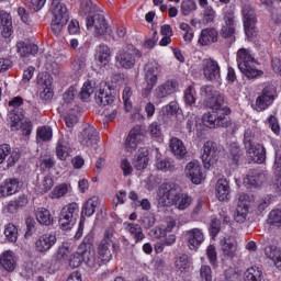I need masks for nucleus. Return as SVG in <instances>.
<instances>
[{"mask_svg":"<svg viewBox=\"0 0 281 281\" xmlns=\"http://www.w3.org/2000/svg\"><path fill=\"white\" fill-rule=\"evenodd\" d=\"M179 187L172 182H165L158 188V203L161 207L175 205L176 210H188L192 205V196L178 193Z\"/></svg>","mask_w":281,"mask_h":281,"instance_id":"obj_1","label":"nucleus"},{"mask_svg":"<svg viewBox=\"0 0 281 281\" xmlns=\"http://www.w3.org/2000/svg\"><path fill=\"white\" fill-rule=\"evenodd\" d=\"M111 247H115V241H113V229L109 228L105 231L103 239L97 246V254L91 251V243H89V258L87 259V267L91 269V271H98L100 267L111 262L113 258Z\"/></svg>","mask_w":281,"mask_h":281,"instance_id":"obj_2","label":"nucleus"},{"mask_svg":"<svg viewBox=\"0 0 281 281\" xmlns=\"http://www.w3.org/2000/svg\"><path fill=\"white\" fill-rule=\"evenodd\" d=\"M254 65H256L254 53L249 48H239L237 50V67L248 80H256L265 74Z\"/></svg>","mask_w":281,"mask_h":281,"instance_id":"obj_3","label":"nucleus"},{"mask_svg":"<svg viewBox=\"0 0 281 281\" xmlns=\"http://www.w3.org/2000/svg\"><path fill=\"white\" fill-rule=\"evenodd\" d=\"M161 74V65L157 60H150L145 65V82L146 87L142 90L143 98H148L153 93V89L159 80Z\"/></svg>","mask_w":281,"mask_h":281,"instance_id":"obj_4","label":"nucleus"},{"mask_svg":"<svg viewBox=\"0 0 281 281\" xmlns=\"http://www.w3.org/2000/svg\"><path fill=\"white\" fill-rule=\"evenodd\" d=\"M80 212V205L76 202L66 204L59 214V227L67 231L76 225V218Z\"/></svg>","mask_w":281,"mask_h":281,"instance_id":"obj_5","label":"nucleus"},{"mask_svg":"<svg viewBox=\"0 0 281 281\" xmlns=\"http://www.w3.org/2000/svg\"><path fill=\"white\" fill-rule=\"evenodd\" d=\"M86 25L88 30H92L97 38H100V36H111V34H113V30H111V26H109L102 14H93L88 18Z\"/></svg>","mask_w":281,"mask_h":281,"instance_id":"obj_6","label":"nucleus"},{"mask_svg":"<svg viewBox=\"0 0 281 281\" xmlns=\"http://www.w3.org/2000/svg\"><path fill=\"white\" fill-rule=\"evenodd\" d=\"M226 110H212L211 112H206L202 116V122L204 126H207V128H216L218 126H222L223 128H227L232 123L229 122V119L227 115L228 113H225Z\"/></svg>","mask_w":281,"mask_h":281,"instance_id":"obj_7","label":"nucleus"},{"mask_svg":"<svg viewBox=\"0 0 281 281\" xmlns=\"http://www.w3.org/2000/svg\"><path fill=\"white\" fill-rule=\"evenodd\" d=\"M241 14L247 38L256 37V23H258V19L256 18V10L254 7H251V4L246 3L243 5Z\"/></svg>","mask_w":281,"mask_h":281,"instance_id":"obj_8","label":"nucleus"},{"mask_svg":"<svg viewBox=\"0 0 281 281\" xmlns=\"http://www.w3.org/2000/svg\"><path fill=\"white\" fill-rule=\"evenodd\" d=\"M94 99L99 106H108V104L115 102V94L106 81H101L95 86Z\"/></svg>","mask_w":281,"mask_h":281,"instance_id":"obj_9","label":"nucleus"},{"mask_svg":"<svg viewBox=\"0 0 281 281\" xmlns=\"http://www.w3.org/2000/svg\"><path fill=\"white\" fill-rule=\"evenodd\" d=\"M54 80L47 72H40L37 75V89L40 91V98L44 102H49L54 98V89L52 88Z\"/></svg>","mask_w":281,"mask_h":281,"instance_id":"obj_10","label":"nucleus"},{"mask_svg":"<svg viewBox=\"0 0 281 281\" xmlns=\"http://www.w3.org/2000/svg\"><path fill=\"white\" fill-rule=\"evenodd\" d=\"M87 260H89V240L85 238L77 251L69 256L68 267L70 269H78L82 262L87 265Z\"/></svg>","mask_w":281,"mask_h":281,"instance_id":"obj_11","label":"nucleus"},{"mask_svg":"<svg viewBox=\"0 0 281 281\" xmlns=\"http://www.w3.org/2000/svg\"><path fill=\"white\" fill-rule=\"evenodd\" d=\"M276 95H278V90L276 86L272 83H268L261 94L256 99L257 111H266L269 109L271 104H273V100H276Z\"/></svg>","mask_w":281,"mask_h":281,"instance_id":"obj_12","label":"nucleus"},{"mask_svg":"<svg viewBox=\"0 0 281 281\" xmlns=\"http://www.w3.org/2000/svg\"><path fill=\"white\" fill-rule=\"evenodd\" d=\"M223 25L220 31L222 38H227L229 43H236V16L233 12L225 13Z\"/></svg>","mask_w":281,"mask_h":281,"instance_id":"obj_13","label":"nucleus"},{"mask_svg":"<svg viewBox=\"0 0 281 281\" xmlns=\"http://www.w3.org/2000/svg\"><path fill=\"white\" fill-rule=\"evenodd\" d=\"M202 71L209 82H218L221 80V66L213 58L202 60Z\"/></svg>","mask_w":281,"mask_h":281,"instance_id":"obj_14","label":"nucleus"},{"mask_svg":"<svg viewBox=\"0 0 281 281\" xmlns=\"http://www.w3.org/2000/svg\"><path fill=\"white\" fill-rule=\"evenodd\" d=\"M144 142V132L140 127H134L130 131L124 144V149L126 153H134Z\"/></svg>","mask_w":281,"mask_h":281,"instance_id":"obj_15","label":"nucleus"},{"mask_svg":"<svg viewBox=\"0 0 281 281\" xmlns=\"http://www.w3.org/2000/svg\"><path fill=\"white\" fill-rule=\"evenodd\" d=\"M202 161L206 170H210L211 166H214V164L218 161V148H216V144L212 142H206L204 144Z\"/></svg>","mask_w":281,"mask_h":281,"instance_id":"obj_16","label":"nucleus"},{"mask_svg":"<svg viewBox=\"0 0 281 281\" xmlns=\"http://www.w3.org/2000/svg\"><path fill=\"white\" fill-rule=\"evenodd\" d=\"M56 235L45 233L35 240V251L37 254H47L56 245Z\"/></svg>","mask_w":281,"mask_h":281,"instance_id":"obj_17","label":"nucleus"},{"mask_svg":"<svg viewBox=\"0 0 281 281\" xmlns=\"http://www.w3.org/2000/svg\"><path fill=\"white\" fill-rule=\"evenodd\" d=\"M249 214V195L240 194L238 199V204L234 213V218L236 223H245L247 221V215Z\"/></svg>","mask_w":281,"mask_h":281,"instance_id":"obj_18","label":"nucleus"},{"mask_svg":"<svg viewBox=\"0 0 281 281\" xmlns=\"http://www.w3.org/2000/svg\"><path fill=\"white\" fill-rule=\"evenodd\" d=\"M184 175L195 186H199L202 183L203 179H205V177H203V171L201 170V165L199 161H190L187 164Z\"/></svg>","mask_w":281,"mask_h":281,"instance_id":"obj_19","label":"nucleus"},{"mask_svg":"<svg viewBox=\"0 0 281 281\" xmlns=\"http://www.w3.org/2000/svg\"><path fill=\"white\" fill-rule=\"evenodd\" d=\"M79 142L81 146L89 148L98 144V131L93 125H87L79 134Z\"/></svg>","mask_w":281,"mask_h":281,"instance_id":"obj_20","label":"nucleus"},{"mask_svg":"<svg viewBox=\"0 0 281 281\" xmlns=\"http://www.w3.org/2000/svg\"><path fill=\"white\" fill-rule=\"evenodd\" d=\"M188 247L191 250L199 249L205 240V235L201 228H192L186 232Z\"/></svg>","mask_w":281,"mask_h":281,"instance_id":"obj_21","label":"nucleus"},{"mask_svg":"<svg viewBox=\"0 0 281 281\" xmlns=\"http://www.w3.org/2000/svg\"><path fill=\"white\" fill-rule=\"evenodd\" d=\"M136 55L137 50L123 49L119 52L115 59L117 65H120V67H123V69H133V67H135Z\"/></svg>","mask_w":281,"mask_h":281,"instance_id":"obj_22","label":"nucleus"},{"mask_svg":"<svg viewBox=\"0 0 281 281\" xmlns=\"http://www.w3.org/2000/svg\"><path fill=\"white\" fill-rule=\"evenodd\" d=\"M177 87H179V83L175 80H168L165 83L159 85L154 90V98L156 100H164V98H168V95H172L175 91H177Z\"/></svg>","mask_w":281,"mask_h":281,"instance_id":"obj_23","label":"nucleus"},{"mask_svg":"<svg viewBox=\"0 0 281 281\" xmlns=\"http://www.w3.org/2000/svg\"><path fill=\"white\" fill-rule=\"evenodd\" d=\"M9 126L11 131H19V128H21L22 135H25L26 137L32 133V122L25 121L22 123L21 116H19V114L13 113L10 115Z\"/></svg>","mask_w":281,"mask_h":281,"instance_id":"obj_24","label":"nucleus"},{"mask_svg":"<svg viewBox=\"0 0 281 281\" xmlns=\"http://www.w3.org/2000/svg\"><path fill=\"white\" fill-rule=\"evenodd\" d=\"M248 155L255 164H265L267 161V149L261 144L254 145L248 143Z\"/></svg>","mask_w":281,"mask_h":281,"instance_id":"obj_25","label":"nucleus"},{"mask_svg":"<svg viewBox=\"0 0 281 281\" xmlns=\"http://www.w3.org/2000/svg\"><path fill=\"white\" fill-rule=\"evenodd\" d=\"M19 179L16 178H8L0 184V196L3 199L8 196H12V194H16L19 192Z\"/></svg>","mask_w":281,"mask_h":281,"instance_id":"obj_26","label":"nucleus"},{"mask_svg":"<svg viewBox=\"0 0 281 281\" xmlns=\"http://www.w3.org/2000/svg\"><path fill=\"white\" fill-rule=\"evenodd\" d=\"M94 59L100 67H106L111 63V48L106 44H100L95 48Z\"/></svg>","mask_w":281,"mask_h":281,"instance_id":"obj_27","label":"nucleus"},{"mask_svg":"<svg viewBox=\"0 0 281 281\" xmlns=\"http://www.w3.org/2000/svg\"><path fill=\"white\" fill-rule=\"evenodd\" d=\"M169 150L176 156V159H184L188 155V149L183 144V140L173 137L169 140Z\"/></svg>","mask_w":281,"mask_h":281,"instance_id":"obj_28","label":"nucleus"},{"mask_svg":"<svg viewBox=\"0 0 281 281\" xmlns=\"http://www.w3.org/2000/svg\"><path fill=\"white\" fill-rule=\"evenodd\" d=\"M50 10L54 19L63 22L69 21V12L67 11V5H65V3H61L60 0H53Z\"/></svg>","mask_w":281,"mask_h":281,"instance_id":"obj_29","label":"nucleus"},{"mask_svg":"<svg viewBox=\"0 0 281 281\" xmlns=\"http://www.w3.org/2000/svg\"><path fill=\"white\" fill-rule=\"evenodd\" d=\"M0 266L4 271H8V273H12V271L16 269V258L11 250L2 252L0 256Z\"/></svg>","mask_w":281,"mask_h":281,"instance_id":"obj_30","label":"nucleus"},{"mask_svg":"<svg viewBox=\"0 0 281 281\" xmlns=\"http://www.w3.org/2000/svg\"><path fill=\"white\" fill-rule=\"evenodd\" d=\"M224 99L221 92H215L210 99L206 100V106L212 109V111H225V113L231 114L232 110L227 106H223Z\"/></svg>","mask_w":281,"mask_h":281,"instance_id":"obj_31","label":"nucleus"},{"mask_svg":"<svg viewBox=\"0 0 281 281\" xmlns=\"http://www.w3.org/2000/svg\"><path fill=\"white\" fill-rule=\"evenodd\" d=\"M267 181V176L260 172H251L244 178V183L247 188H262Z\"/></svg>","mask_w":281,"mask_h":281,"instance_id":"obj_32","label":"nucleus"},{"mask_svg":"<svg viewBox=\"0 0 281 281\" xmlns=\"http://www.w3.org/2000/svg\"><path fill=\"white\" fill-rule=\"evenodd\" d=\"M148 148L140 147L133 159L135 170H145V168H148Z\"/></svg>","mask_w":281,"mask_h":281,"instance_id":"obj_33","label":"nucleus"},{"mask_svg":"<svg viewBox=\"0 0 281 281\" xmlns=\"http://www.w3.org/2000/svg\"><path fill=\"white\" fill-rule=\"evenodd\" d=\"M218 41V31L216 29H203L201 31L199 43L203 47L207 45H212V43H216Z\"/></svg>","mask_w":281,"mask_h":281,"instance_id":"obj_34","label":"nucleus"},{"mask_svg":"<svg viewBox=\"0 0 281 281\" xmlns=\"http://www.w3.org/2000/svg\"><path fill=\"white\" fill-rule=\"evenodd\" d=\"M18 53L22 58H27L30 56H36L38 54V45L25 42L18 43Z\"/></svg>","mask_w":281,"mask_h":281,"instance_id":"obj_35","label":"nucleus"},{"mask_svg":"<svg viewBox=\"0 0 281 281\" xmlns=\"http://www.w3.org/2000/svg\"><path fill=\"white\" fill-rule=\"evenodd\" d=\"M124 229L134 238L135 243H139V240H144L146 235H144V231L139 224L135 223H124Z\"/></svg>","mask_w":281,"mask_h":281,"instance_id":"obj_36","label":"nucleus"},{"mask_svg":"<svg viewBox=\"0 0 281 281\" xmlns=\"http://www.w3.org/2000/svg\"><path fill=\"white\" fill-rule=\"evenodd\" d=\"M35 216L40 225H45L46 227L54 225V216L52 215V212H49V210L46 207H38L35 212Z\"/></svg>","mask_w":281,"mask_h":281,"instance_id":"obj_37","label":"nucleus"},{"mask_svg":"<svg viewBox=\"0 0 281 281\" xmlns=\"http://www.w3.org/2000/svg\"><path fill=\"white\" fill-rule=\"evenodd\" d=\"M229 182L225 179H218L215 187V194L218 201H226L227 196H229Z\"/></svg>","mask_w":281,"mask_h":281,"instance_id":"obj_38","label":"nucleus"},{"mask_svg":"<svg viewBox=\"0 0 281 281\" xmlns=\"http://www.w3.org/2000/svg\"><path fill=\"white\" fill-rule=\"evenodd\" d=\"M56 155L57 159L60 161H67L69 155H71V147L69 146V143L65 140L57 142Z\"/></svg>","mask_w":281,"mask_h":281,"instance_id":"obj_39","label":"nucleus"},{"mask_svg":"<svg viewBox=\"0 0 281 281\" xmlns=\"http://www.w3.org/2000/svg\"><path fill=\"white\" fill-rule=\"evenodd\" d=\"M190 257L186 254L179 255L175 259V269L180 271V273H186L190 270Z\"/></svg>","mask_w":281,"mask_h":281,"instance_id":"obj_40","label":"nucleus"},{"mask_svg":"<svg viewBox=\"0 0 281 281\" xmlns=\"http://www.w3.org/2000/svg\"><path fill=\"white\" fill-rule=\"evenodd\" d=\"M265 254H266L267 258H269L270 260H272V262H274V266L277 267V269L281 270L280 249H278V247H276V246H268L265 248Z\"/></svg>","mask_w":281,"mask_h":281,"instance_id":"obj_41","label":"nucleus"},{"mask_svg":"<svg viewBox=\"0 0 281 281\" xmlns=\"http://www.w3.org/2000/svg\"><path fill=\"white\" fill-rule=\"evenodd\" d=\"M98 205H100V201L97 196L88 199L82 206L81 214L88 217L93 216V214H95V207H98Z\"/></svg>","mask_w":281,"mask_h":281,"instance_id":"obj_42","label":"nucleus"},{"mask_svg":"<svg viewBox=\"0 0 281 281\" xmlns=\"http://www.w3.org/2000/svg\"><path fill=\"white\" fill-rule=\"evenodd\" d=\"M177 227V220L170 217L167 220L166 228H155L154 235L156 238H166L168 236V232H172Z\"/></svg>","mask_w":281,"mask_h":281,"instance_id":"obj_43","label":"nucleus"},{"mask_svg":"<svg viewBox=\"0 0 281 281\" xmlns=\"http://www.w3.org/2000/svg\"><path fill=\"white\" fill-rule=\"evenodd\" d=\"M238 246L236 245V241H232L231 239H225L222 244V251L226 258H234Z\"/></svg>","mask_w":281,"mask_h":281,"instance_id":"obj_44","label":"nucleus"},{"mask_svg":"<svg viewBox=\"0 0 281 281\" xmlns=\"http://www.w3.org/2000/svg\"><path fill=\"white\" fill-rule=\"evenodd\" d=\"M69 192H71V184L61 183L54 188L49 196L52 199H63V196L69 194Z\"/></svg>","mask_w":281,"mask_h":281,"instance_id":"obj_45","label":"nucleus"},{"mask_svg":"<svg viewBox=\"0 0 281 281\" xmlns=\"http://www.w3.org/2000/svg\"><path fill=\"white\" fill-rule=\"evenodd\" d=\"M262 270L258 267L248 268L244 274L245 281H262Z\"/></svg>","mask_w":281,"mask_h":281,"instance_id":"obj_46","label":"nucleus"},{"mask_svg":"<svg viewBox=\"0 0 281 281\" xmlns=\"http://www.w3.org/2000/svg\"><path fill=\"white\" fill-rule=\"evenodd\" d=\"M95 85L92 81H86L80 90V98L83 101L89 100L91 95H95Z\"/></svg>","mask_w":281,"mask_h":281,"instance_id":"obj_47","label":"nucleus"},{"mask_svg":"<svg viewBox=\"0 0 281 281\" xmlns=\"http://www.w3.org/2000/svg\"><path fill=\"white\" fill-rule=\"evenodd\" d=\"M155 167L162 172H172V170H175V164L168 158H156Z\"/></svg>","mask_w":281,"mask_h":281,"instance_id":"obj_48","label":"nucleus"},{"mask_svg":"<svg viewBox=\"0 0 281 281\" xmlns=\"http://www.w3.org/2000/svg\"><path fill=\"white\" fill-rule=\"evenodd\" d=\"M2 36L10 38L12 36V16L10 14L2 15Z\"/></svg>","mask_w":281,"mask_h":281,"instance_id":"obj_49","label":"nucleus"},{"mask_svg":"<svg viewBox=\"0 0 281 281\" xmlns=\"http://www.w3.org/2000/svg\"><path fill=\"white\" fill-rule=\"evenodd\" d=\"M54 132L49 126H42L37 128V142H52Z\"/></svg>","mask_w":281,"mask_h":281,"instance_id":"obj_50","label":"nucleus"},{"mask_svg":"<svg viewBox=\"0 0 281 281\" xmlns=\"http://www.w3.org/2000/svg\"><path fill=\"white\" fill-rule=\"evenodd\" d=\"M69 254H71V244L63 243V245H60L57 249L56 259L58 262H63V260L67 259Z\"/></svg>","mask_w":281,"mask_h":281,"instance_id":"obj_51","label":"nucleus"},{"mask_svg":"<svg viewBox=\"0 0 281 281\" xmlns=\"http://www.w3.org/2000/svg\"><path fill=\"white\" fill-rule=\"evenodd\" d=\"M4 236L10 243H16L19 238V229L14 224H8L4 229Z\"/></svg>","mask_w":281,"mask_h":281,"instance_id":"obj_52","label":"nucleus"},{"mask_svg":"<svg viewBox=\"0 0 281 281\" xmlns=\"http://www.w3.org/2000/svg\"><path fill=\"white\" fill-rule=\"evenodd\" d=\"M52 188H54V179L49 176H45L38 186V192L40 194H46Z\"/></svg>","mask_w":281,"mask_h":281,"instance_id":"obj_53","label":"nucleus"},{"mask_svg":"<svg viewBox=\"0 0 281 281\" xmlns=\"http://www.w3.org/2000/svg\"><path fill=\"white\" fill-rule=\"evenodd\" d=\"M133 97V89L126 86L123 90V102L125 111H131L133 109V102H131V98Z\"/></svg>","mask_w":281,"mask_h":281,"instance_id":"obj_54","label":"nucleus"},{"mask_svg":"<svg viewBox=\"0 0 281 281\" xmlns=\"http://www.w3.org/2000/svg\"><path fill=\"white\" fill-rule=\"evenodd\" d=\"M162 115H177L179 113V103L171 101L161 108Z\"/></svg>","mask_w":281,"mask_h":281,"instance_id":"obj_55","label":"nucleus"},{"mask_svg":"<svg viewBox=\"0 0 281 281\" xmlns=\"http://www.w3.org/2000/svg\"><path fill=\"white\" fill-rule=\"evenodd\" d=\"M196 89L194 87L190 86L184 91V102L186 104H189V106H192V104H195L196 102Z\"/></svg>","mask_w":281,"mask_h":281,"instance_id":"obj_56","label":"nucleus"},{"mask_svg":"<svg viewBox=\"0 0 281 281\" xmlns=\"http://www.w3.org/2000/svg\"><path fill=\"white\" fill-rule=\"evenodd\" d=\"M182 14L188 16L191 12L196 10V2L194 0H183L181 4Z\"/></svg>","mask_w":281,"mask_h":281,"instance_id":"obj_57","label":"nucleus"},{"mask_svg":"<svg viewBox=\"0 0 281 281\" xmlns=\"http://www.w3.org/2000/svg\"><path fill=\"white\" fill-rule=\"evenodd\" d=\"M27 195H21L16 199L15 202H11L8 204V211L14 212L16 207H24V205H27Z\"/></svg>","mask_w":281,"mask_h":281,"instance_id":"obj_58","label":"nucleus"},{"mask_svg":"<svg viewBox=\"0 0 281 281\" xmlns=\"http://www.w3.org/2000/svg\"><path fill=\"white\" fill-rule=\"evenodd\" d=\"M216 19V11L212 7L203 9V23H214Z\"/></svg>","mask_w":281,"mask_h":281,"instance_id":"obj_59","label":"nucleus"},{"mask_svg":"<svg viewBox=\"0 0 281 281\" xmlns=\"http://www.w3.org/2000/svg\"><path fill=\"white\" fill-rule=\"evenodd\" d=\"M65 25H67V21L63 22V20L53 19L50 30L55 36H58L60 32H63V27H65Z\"/></svg>","mask_w":281,"mask_h":281,"instance_id":"obj_60","label":"nucleus"},{"mask_svg":"<svg viewBox=\"0 0 281 281\" xmlns=\"http://www.w3.org/2000/svg\"><path fill=\"white\" fill-rule=\"evenodd\" d=\"M269 221L271 225H276V227H280L281 225V211L280 210H273L269 214Z\"/></svg>","mask_w":281,"mask_h":281,"instance_id":"obj_61","label":"nucleus"},{"mask_svg":"<svg viewBox=\"0 0 281 281\" xmlns=\"http://www.w3.org/2000/svg\"><path fill=\"white\" fill-rule=\"evenodd\" d=\"M200 278L203 281H212V268L210 266H202L200 268Z\"/></svg>","mask_w":281,"mask_h":281,"instance_id":"obj_62","label":"nucleus"},{"mask_svg":"<svg viewBox=\"0 0 281 281\" xmlns=\"http://www.w3.org/2000/svg\"><path fill=\"white\" fill-rule=\"evenodd\" d=\"M81 10L85 14H89L91 12H95L97 7L91 0H82L81 1Z\"/></svg>","mask_w":281,"mask_h":281,"instance_id":"obj_63","label":"nucleus"},{"mask_svg":"<svg viewBox=\"0 0 281 281\" xmlns=\"http://www.w3.org/2000/svg\"><path fill=\"white\" fill-rule=\"evenodd\" d=\"M148 133L151 137H161V125L157 122H153L148 126Z\"/></svg>","mask_w":281,"mask_h":281,"instance_id":"obj_64","label":"nucleus"}]
</instances>
